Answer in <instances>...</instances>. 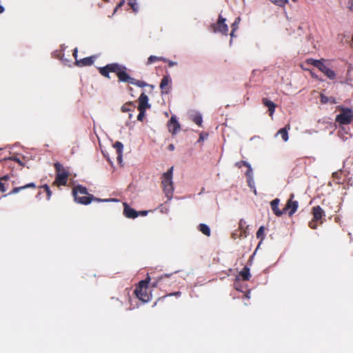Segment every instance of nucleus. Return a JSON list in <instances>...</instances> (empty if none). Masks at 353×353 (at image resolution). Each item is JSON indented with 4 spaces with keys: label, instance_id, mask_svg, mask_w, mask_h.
I'll return each instance as SVG.
<instances>
[{
    "label": "nucleus",
    "instance_id": "obj_22",
    "mask_svg": "<svg viewBox=\"0 0 353 353\" xmlns=\"http://www.w3.org/2000/svg\"><path fill=\"white\" fill-rule=\"evenodd\" d=\"M113 146L117 150V160H118V161L120 162V161H121V159H122V152H123V145L121 142L117 141L114 144Z\"/></svg>",
    "mask_w": 353,
    "mask_h": 353
},
{
    "label": "nucleus",
    "instance_id": "obj_7",
    "mask_svg": "<svg viewBox=\"0 0 353 353\" xmlns=\"http://www.w3.org/2000/svg\"><path fill=\"white\" fill-rule=\"evenodd\" d=\"M172 274H165L164 275H161V276H159L154 282L151 283V287H159L160 288H165L166 285H170L174 281L172 280Z\"/></svg>",
    "mask_w": 353,
    "mask_h": 353
},
{
    "label": "nucleus",
    "instance_id": "obj_43",
    "mask_svg": "<svg viewBox=\"0 0 353 353\" xmlns=\"http://www.w3.org/2000/svg\"><path fill=\"white\" fill-rule=\"evenodd\" d=\"M139 215H141V216H145L148 214V211L146 210H142V211H139Z\"/></svg>",
    "mask_w": 353,
    "mask_h": 353
},
{
    "label": "nucleus",
    "instance_id": "obj_49",
    "mask_svg": "<svg viewBox=\"0 0 353 353\" xmlns=\"http://www.w3.org/2000/svg\"><path fill=\"white\" fill-rule=\"evenodd\" d=\"M4 11V8L0 6V13H2Z\"/></svg>",
    "mask_w": 353,
    "mask_h": 353
},
{
    "label": "nucleus",
    "instance_id": "obj_29",
    "mask_svg": "<svg viewBox=\"0 0 353 353\" xmlns=\"http://www.w3.org/2000/svg\"><path fill=\"white\" fill-rule=\"evenodd\" d=\"M274 5L279 7H284L287 3H288V0H269Z\"/></svg>",
    "mask_w": 353,
    "mask_h": 353
},
{
    "label": "nucleus",
    "instance_id": "obj_6",
    "mask_svg": "<svg viewBox=\"0 0 353 353\" xmlns=\"http://www.w3.org/2000/svg\"><path fill=\"white\" fill-rule=\"evenodd\" d=\"M324 59L322 60H316L310 59L307 61L308 63H311L316 68H317L320 71H321L327 78L331 80H333L336 77V74L334 70L329 68L327 65H325L323 63Z\"/></svg>",
    "mask_w": 353,
    "mask_h": 353
},
{
    "label": "nucleus",
    "instance_id": "obj_34",
    "mask_svg": "<svg viewBox=\"0 0 353 353\" xmlns=\"http://www.w3.org/2000/svg\"><path fill=\"white\" fill-rule=\"evenodd\" d=\"M139 113L137 116V119L140 121H143L144 117H145V110H139Z\"/></svg>",
    "mask_w": 353,
    "mask_h": 353
},
{
    "label": "nucleus",
    "instance_id": "obj_15",
    "mask_svg": "<svg viewBox=\"0 0 353 353\" xmlns=\"http://www.w3.org/2000/svg\"><path fill=\"white\" fill-rule=\"evenodd\" d=\"M95 59V57H88L83 59H76L75 65L79 67L88 66L93 64Z\"/></svg>",
    "mask_w": 353,
    "mask_h": 353
},
{
    "label": "nucleus",
    "instance_id": "obj_38",
    "mask_svg": "<svg viewBox=\"0 0 353 353\" xmlns=\"http://www.w3.org/2000/svg\"><path fill=\"white\" fill-rule=\"evenodd\" d=\"M125 3V1L124 0H122L116 6V8H114V14L117 11V10L120 8H121L123 6V5Z\"/></svg>",
    "mask_w": 353,
    "mask_h": 353
},
{
    "label": "nucleus",
    "instance_id": "obj_42",
    "mask_svg": "<svg viewBox=\"0 0 353 353\" xmlns=\"http://www.w3.org/2000/svg\"><path fill=\"white\" fill-rule=\"evenodd\" d=\"M348 8L350 10H353V0H349Z\"/></svg>",
    "mask_w": 353,
    "mask_h": 353
},
{
    "label": "nucleus",
    "instance_id": "obj_27",
    "mask_svg": "<svg viewBox=\"0 0 353 353\" xmlns=\"http://www.w3.org/2000/svg\"><path fill=\"white\" fill-rule=\"evenodd\" d=\"M134 108H135V105L133 104V103L132 102H129V103H125L121 107V110L123 112H130V111L134 110Z\"/></svg>",
    "mask_w": 353,
    "mask_h": 353
},
{
    "label": "nucleus",
    "instance_id": "obj_24",
    "mask_svg": "<svg viewBox=\"0 0 353 353\" xmlns=\"http://www.w3.org/2000/svg\"><path fill=\"white\" fill-rule=\"evenodd\" d=\"M163 192H165V196L168 198V199L170 200L173 195V191H174L173 183L170 184V185H165L163 186Z\"/></svg>",
    "mask_w": 353,
    "mask_h": 353
},
{
    "label": "nucleus",
    "instance_id": "obj_13",
    "mask_svg": "<svg viewBox=\"0 0 353 353\" xmlns=\"http://www.w3.org/2000/svg\"><path fill=\"white\" fill-rule=\"evenodd\" d=\"M139 106L138 110H145L150 108V105L148 103V97L145 93L141 94L139 97Z\"/></svg>",
    "mask_w": 353,
    "mask_h": 353
},
{
    "label": "nucleus",
    "instance_id": "obj_2",
    "mask_svg": "<svg viewBox=\"0 0 353 353\" xmlns=\"http://www.w3.org/2000/svg\"><path fill=\"white\" fill-rule=\"evenodd\" d=\"M72 194L74 198V201L79 203L88 205L91 203L92 201H107L108 200H101L95 198L93 195L89 194L86 188L79 185L75 186L72 190Z\"/></svg>",
    "mask_w": 353,
    "mask_h": 353
},
{
    "label": "nucleus",
    "instance_id": "obj_47",
    "mask_svg": "<svg viewBox=\"0 0 353 353\" xmlns=\"http://www.w3.org/2000/svg\"><path fill=\"white\" fill-rule=\"evenodd\" d=\"M77 52H78L77 48H75L74 50V52H73V56L75 59H77Z\"/></svg>",
    "mask_w": 353,
    "mask_h": 353
},
{
    "label": "nucleus",
    "instance_id": "obj_5",
    "mask_svg": "<svg viewBox=\"0 0 353 353\" xmlns=\"http://www.w3.org/2000/svg\"><path fill=\"white\" fill-rule=\"evenodd\" d=\"M336 108L340 111V114L336 115L335 121L339 125L350 124L353 121V110L351 108L340 105Z\"/></svg>",
    "mask_w": 353,
    "mask_h": 353
},
{
    "label": "nucleus",
    "instance_id": "obj_21",
    "mask_svg": "<svg viewBox=\"0 0 353 353\" xmlns=\"http://www.w3.org/2000/svg\"><path fill=\"white\" fill-rule=\"evenodd\" d=\"M10 176L8 175H5L0 177V191L1 192H5L8 188V181L9 180Z\"/></svg>",
    "mask_w": 353,
    "mask_h": 353
},
{
    "label": "nucleus",
    "instance_id": "obj_26",
    "mask_svg": "<svg viewBox=\"0 0 353 353\" xmlns=\"http://www.w3.org/2000/svg\"><path fill=\"white\" fill-rule=\"evenodd\" d=\"M290 125L288 124L285 128L280 129L278 132V134H281L284 141H287L288 140V130L290 129Z\"/></svg>",
    "mask_w": 353,
    "mask_h": 353
},
{
    "label": "nucleus",
    "instance_id": "obj_19",
    "mask_svg": "<svg viewBox=\"0 0 353 353\" xmlns=\"http://www.w3.org/2000/svg\"><path fill=\"white\" fill-rule=\"evenodd\" d=\"M262 101L263 104L268 108L270 116H272L273 113L275 111L276 105L272 101L268 99L267 98H263Z\"/></svg>",
    "mask_w": 353,
    "mask_h": 353
},
{
    "label": "nucleus",
    "instance_id": "obj_17",
    "mask_svg": "<svg viewBox=\"0 0 353 353\" xmlns=\"http://www.w3.org/2000/svg\"><path fill=\"white\" fill-rule=\"evenodd\" d=\"M279 203L280 199L278 198L273 199L270 202L272 210L273 211L274 214L277 216H281L283 214H284V208L283 209V210H281L279 208Z\"/></svg>",
    "mask_w": 353,
    "mask_h": 353
},
{
    "label": "nucleus",
    "instance_id": "obj_36",
    "mask_svg": "<svg viewBox=\"0 0 353 353\" xmlns=\"http://www.w3.org/2000/svg\"><path fill=\"white\" fill-rule=\"evenodd\" d=\"M194 122L198 125H201L202 123V117L201 116H197L194 118Z\"/></svg>",
    "mask_w": 353,
    "mask_h": 353
},
{
    "label": "nucleus",
    "instance_id": "obj_23",
    "mask_svg": "<svg viewBox=\"0 0 353 353\" xmlns=\"http://www.w3.org/2000/svg\"><path fill=\"white\" fill-rule=\"evenodd\" d=\"M159 61H162L163 62H167L168 59L163 57H157V56H154V55H151L148 58L146 65H151V64H152L155 62Z\"/></svg>",
    "mask_w": 353,
    "mask_h": 353
},
{
    "label": "nucleus",
    "instance_id": "obj_48",
    "mask_svg": "<svg viewBox=\"0 0 353 353\" xmlns=\"http://www.w3.org/2000/svg\"><path fill=\"white\" fill-rule=\"evenodd\" d=\"M330 101L329 102H330L331 103H336V99L334 97H330L329 98Z\"/></svg>",
    "mask_w": 353,
    "mask_h": 353
},
{
    "label": "nucleus",
    "instance_id": "obj_1",
    "mask_svg": "<svg viewBox=\"0 0 353 353\" xmlns=\"http://www.w3.org/2000/svg\"><path fill=\"white\" fill-rule=\"evenodd\" d=\"M128 68L118 63L107 64L105 66L99 68V73L104 77L110 79V73H114L118 77L119 82L128 83L139 88H144L149 85L143 81L137 80L130 76L128 73Z\"/></svg>",
    "mask_w": 353,
    "mask_h": 353
},
{
    "label": "nucleus",
    "instance_id": "obj_3",
    "mask_svg": "<svg viewBox=\"0 0 353 353\" xmlns=\"http://www.w3.org/2000/svg\"><path fill=\"white\" fill-rule=\"evenodd\" d=\"M150 280L148 276L146 279L139 281L134 292L136 296L143 303L148 302L152 296L151 293L148 292Z\"/></svg>",
    "mask_w": 353,
    "mask_h": 353
},
{
    "label": "nucleus",
    "instance_id": "obj_31",
    "mask_svg": "<svg viewBox=\"0 0 353 353\" xmlns=\"http://www.w3.org/2000/svg\"><path fill=\"white\" fill-rule=\"evenodd\" d=\"M129 6L133 10L134 12H137L139 10V6L136 1V0H130Z\"/></svg>",
    "mask_w": 353,
    "mask_h": 353
},
{
    "label": "nucleus",
    "instance_id": "obj_32",
    "mask_svg": "<svg viewBox=\"0 0 353 353\" xmlns=\"http://www.w3.org/2000/svg\"><path fill=\"white\" fill-rule=\"evenodd\" d=\"M239 20H240V19H239V18H237V19L235 20L234 23L232 24V32H231V33H230V36H231L232 37H233L234 36V31H235V30H236V28H237V24H238V23H239Z\"/></svg>",
    "mask_w": 353,
    "mask_h": 353
},
{
    "label": "nucleus",
    "instance_id": "obj_35",
    "mask_svg": "<svg viewBox=\"0 0 353 353\" xmlns=\"http://www.w3.org/2000/svg\"><path fill=\"white\" fill-rule=\"evenodd\" d=\"M318 221H314V219L309 223V227L312 229H316L317 228V222Z\"/></svg>",
    "mask_w": 353,
    "mask_h": 353
},
{
    "label": "nucleus",
    "instance_id": "obj_50",
    "mask_svg": "<svg viewBox=\"0 0 353 353\" xmlns=\"http://www.w3.org/2000/svg\"><path fill=\"white\" fill-rule=\"evenodd\" d=\"M293 2L296 3L298 0H292Z\"/></svg>",
    "mask_w": 353,
    "mask_h": 353
},
{
    "label": "nucleus",
    "instance_id": "obj_12",
    "mask_svg": "<svg viewBox=\"0 0 353 353\" xmlns=\"http://www.w3.org/2000/svg\"><path fill=\"white\" fill-rule=\"evenodd\" d=\"M123 214L125 217L129 219H135L139 216L138 211L130 208L126 203H123Z\"/></svg>",
    "mask_w": 353,
    "mask_h": 353
},
{
    "label": "nucleus",
    "instance_id": "obj_25",
    "mask_svg": "<svg viewBox=\"0 0 353 353\" xmlns=\"http://www.w3.org/2000/svg\"><path fill=\"white\" fill-rule=\"evenodd\" d=\"M199 230L207 236H210L211 234L210 229L208 225L205 223H200L198 226Z\"/></svg>",
    "mask_w": 353,
    "mask_h": 353
},
{
    "label": "nucleus",
    "instance_id": "obj_51",
    "mask_svg": "<svg viewBox=\"0 0 353 353\" xmlns=\"http://www.w3.org/2000/svg\"><path fill=\"white\" fill-rule=\"evenodd\" d=\"M352 42L353 43V34H352Z\"/></svg>",
    "mask_w": 353,
    "mask_h": 353
},
{
    "label": "nucleus",
    "instance_id": "obj_4",
    "mask_svg": "<svg viewBox=\"0 0 353 353\" xmlns=\"http://www.w3.org/2000/svg\"><path fill=\"white\" fill-rule=\"evenodd\" d=\"M54 167L56 171V177L53 185L57 186L65 185L69 177V171L59 162L55 163Z\"/></svg>",
    "mask_w": 353,
    "mask_h": 353
},
{
    "label": "nucleus",
    "instance_id": "obj_33",
    "mask_svg": "<svg viewBox=\"0 0 353 353\" xmlns=\"http://www.w3.org/2000/svg\"><path fill=\"white\" fill-rule=\"evenodd\" d=\"M235 165L239 168H241L242 166H246L250 168L249 163L245 161H240L239 162H236L235 163Z\"/></svg>",
    "mask_w": 353,
    "mask_h": 353
},
{
    "label": "nucleus",
    "instance_id": "obj_39",
    "mask_svg": "<svg viewBox=\"0 0 353 353\" xmlns=\"http://www.w3.org/2000/svg\"><path fill=\"white\" fill-rule=\"evenodd\" d=\"M208 137V134L201 133L199 135V142L204 141Z\"/></svg>",
    "mask_w": 353,
    "mask_h": 353
},
{
    "label": "nucleus",
    "instance_id": "obj_46",
    "mask_svg": "<svg viewBox=\"0 0 353 353\" xmlns=\"http://www.w3.org/2000/svg\"><path fill=\"white\" fill-rule=\"evenodd\" d=\"M168 149L170 151H173L174 150V145L171 143L168 145Z\"/></svg>",
    "mask_w": 353,
    "mask_h": 353
},
{
    "label": "nucleus",
    "instance_id": "obj_14",
    "mask_svg": "<svg viewBox=\"0 0 353 353\" xmlns=\"http://www.w3.org/2000/svg\"><path fill=\"white\" fill-rule=\"evenodd\" d=\"M172 173H173V167H171L166 172L163 174L162 181H161L162 186L173 183H172Z\"/></svg>",
    "mask_w": 353,
    "mask_h": 353
},
{
    "label": "nucleus",
    "instance_id": "obj_11",
    "mask_svg": "<svg viewBox=\"0 0 353 353\" xmlns=\"http://www.w3.org/2000/svg\"><path fill=\"white\" fill-rule=\"evenodd\" d=\"M168 128L169 132H171L173 135L176 134L177 132L180 130V124L179 123L175 116L171 117L170 119L168 121Z\"/></svg>",
    "mask_w": 353,
    "mask_h": 353
},
{
    "label": "nucleus",
    "instance_id": "obj_20",
    "mask_svg": "<svg viewBox=\"0 0 353 353\" xmlns=\"http://www.w3.org/2000/svg\"><path fill=\"white\" fill-rule=\"evenodd\" d=\"M239 275L241 277L244 281H249L251 278V274L250 272V268L248 266H245L241 271L239 272Z\"/></svg>",
    "mask_w": 353,
    "mask_h": 353
},
{
    "label": "nucleus",
    "instance_id": "obj_28",
    "mask_svg": "<svg viewBox=\"0 0 353 353\" xmlns=\"http://www.w3.org/2000/svg\"><path fill=\"white\" fill-rule=\"evenodd\" d=\"M256 236L257 239H260L263 241L265 238V228L263 226H261L256 232Z\"/></svg>",
    "mask_w": 353,
    "mask_h": 353
},
{
    "label": "nucleus",
    "instance_id": "obj_40",
    "mask_svg": "<svg viewBox=\"0 0 353 353\" xmlns=\"http://www.w3.org/2000/svg\"><path fill=\"white\" fill-rule=\"evenodd\" d=\"M181 294V292H174V293H170V294H167L166 296H180Z\"/></svg>",
    "mask_w": 353,
    "mask_h": 353
},
{
    "label": "nucleus",
    "instance_id": "obj_16",
    "mask_svg": "<svg viewBox=\"0 0 353 353\" xmlns=\"http://www.w3.org/2000/svg\"><path fill=\"white\" fill-rule=\"evenodd\" d=\"M27 188H32L35 190L37 188V185L34 183H29L26 185L19 187L14 188L8 194H4L3 196H6L7 195L15 194L19 193L20 191L27 189Z\"/></svg>",
    "mask_w": 353,
    "mask_h": 353
},
{
    "label": "nucleus",
    "instance_id": "obj_45",
    "mask_svg": "<svg viewBox=\"0 0 353 353\" xmlns=\"http://www.w3.org/2000/svg\"><path fill=\"white\" fill-rule=\"evenodd\" d=\"M166 63H168V65L170 67H172V66H174L176 64V62H174V61H170V60H168V61Z\"/></svg>",
    "mask_w": 353,
    "mask_h": 353
},
{
    "label": "nucleus",
    "instance_id": "obj_44",
    "mask_svg": "<svg viewBox=\"0 0 353 353\" xmlns=\"http://www.w3.org/2000/svg\"><path fill=\"white\" fill-rule=\"evenodd\" d=\"M10 159L12 160H14V161L17 162L18 163H19L20 165L22 164L21 161H20V159L17 157H12Z\"/></svg>",
    "mask_w": 353,
    "mask_h": 353
},
{
    "label": "nucleus",
    "instance_id": "obj_10",
    "mask_svg": "<svg viewBox=\"0 0 353 353\" xmlns=\"http://www.w3.org/2000/svg\"><path fill=\"white\" fill-rule=\"evenodd\" d=\"M172 79L169 74L164 75L160 83V88L163 93L168 94L171 89Z\"/></svg>",
    "mask_w": 353,
    "mask_h": 353
},
{
    "label": "nucleus",
    "instance_id": "obj_8",
    "mask_svg": "<svg viewBox=\"0 0 353 353\" xmlns=\"http://www.w3.org/2000/svg\"><path fill=\"white\" fill-rule=\"evenodd\" d=\"M211 28L214 32H221L223 34L227 35L228 32V27L225 23V19L219 15L218 21L216 23L211 25Z\"/></svg>",
    "mask_w": 353,
    "mask_h": 353
},
{
    "label": "nucleus",
    "instance_id": "obj_30",
    "mask_svg": "<svg viewBox=\"0 0 353 353\" xmlns=\"http://www.w3.org/2000/svg\"><path fill=\"white\" fill-rule=\"evenodd\" d=\"M40 188L44 190L47 194V199L50 200L52 196V191L50 190V187L47 184H45L43 185L40 186Z\"/></svg>",
    "mask_w": 353,
    "mask_h": 353
},
{
    "label": "nucleus",
    "instance_id": "obj_37",
    "mask_svg": "<svg viewBox=\"0 0 353 353\" xmlns=\"http://www.w3.org/2000/svg\"><path fill=\"white\" fill-rule=\"evenodd\" d=\"M329 101H330V99L327 97L325 96L323 94H321V102L322 103H327L329 102Z\"/></svg>",
    "mask_w": 353,
    "mask_h": 353
},
{
    "label": "nucleus",
    "instance_id": "obj_41",
    "mask_svg": "<svg viewBox=\"0 0 353 353\" xmlns=\"http://www.w3.org/2000/svg\"><path fill=\"white\" fill-rule=\"evenodd\" d=\"M111 300L114 302H116L118 303L119 306H121L122 305V303L118 299L114 297H112Z\"/></svg>",
    "mask_w": 353,
    "mask_h": 353
},
{
    "label": "nucleus",
    "instance_id": "obj_9",
    "mask_svg": "<svg viewBox=\"0 0 353 353\" xmlns=\"http://www.w3.org/2000/svg\"><path fill=\"white\" fill-rule=\"evenodd\" d=\"M294 196L293 194L290 195L284 207V213L288 212L290 216H292L296 212L299 207V202L293 200Z\"/></svg>",
    "mask_w": 353,
    "mask_h": 353
},
{
    "label": "nucleus",
    "instance_id": "obj_18",
    "mask_svg": "<svg viewBox=\"0 0 353 353\" xmlns=\"http://www.w3.org/2000/svg\"><path fill=\"white\" fill-rule=\"evenodd\" d=\"M312 213L314 221H319L323 216H325L324 210L319 205L313 207Z\"/></svg>",
    "mask_w": 353,
    "mask_h": 353
}]
</instances>
